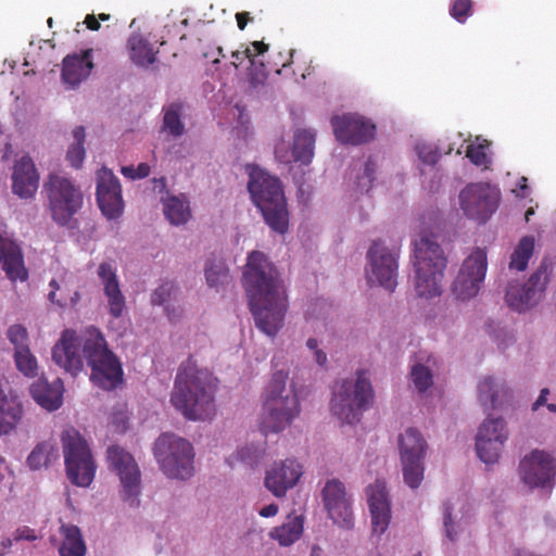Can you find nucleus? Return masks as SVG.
<instances>
[{"label":"nucleus","instance_id":"0eeeda50","mask_svg":"<svg viewBox=\"0 0 556 556\" xmlns=\"http://www.w3.org/2000/svg\"><path fill=\"white\" fill-rule=\"evenodd\" d=\"M371 382L363 370L355 376L337 381L330 401L332 415L341 422L353 425L361 420L365 410L374 403Z\"/></svg>","mask_w":556,"mask_h":556},{"label":"nucleus","instance_id":"2f4dec72","mask_svg":"<svg viewBox=\"0 0 556 556\" xmlns=\"http://www.w3.org/2000/svg\"><path fill=\"white\" fill-rule=\"evenodd\" d=\"M303 528V516L289 515L282 525L271 529L269 538L277 541L280 546H290L300 540Z\"/></svg>","mask_w":556,"mask_h":556},{"label":"nucleus","instance_id":"f257e3e1","mask_svg":"<svg viewBox=\"0 0 556 556\" xmlns=\"http://www.w3.org/2000/svg\"><path fill=\"white\" fill-rule=\"evenodd\" d=\"M242 286L255 326L266 336L276 337L285 323L288 298L277 268L264 253L249 254Z\"/></svg>","mask_w":556,"mask_h":556},{"label":"nucleus","instance_id":"72a5a7b5","mask_svg":"<svg viewBox=\"0 0 556 556\" xmlns=\"http://www.w3.org/2000/svg\"><path fill=\"white\" fill-rule=\"evenodd\" d=\"M60 532L64 536V540L59 547L60 556L86 555V544L80 529L77 526L63 523L60 528Z\"/></svg>","mask_w":556,"mask_h":556},{"label":"nucleus","instance_id":"ea45409f","mask_svg":"<svg viewBox=\"0 0 556 556\" xmlns=\"http://www.w3.org/2000/svg\"><path fill=\"white\" fill-rule=\"evenodd\" d=\"M204 271L206 282L212 288L223 287L230 281L229 269L222 260H208Z\"/></svg>","mask_w":556,"mask_h":556},{"label":"nucleus","instance_id":"423d86ee","mask_svg":"<svg viewBox=\"0 0 556 556\" xmlns=\"http://www.w3.org/2000/svg\"><path fill=\"white\" fill-rule=\"evenodd\" d=\"M248 190L266 224L278 233H286L289 213L279 180L257 165H248Z\"/></svg>","mask_w":556,"mask_h":556},{"label":"nucleus","instance_id":"473e14b6","mask_svg":"<svg viewBox=\"0 0 556 556\" xmlns=\"http://www.w3.org/2000/svg\"><path fill=\"white\" fill-rule=\"evenodd\" d=\"M434 366L435 359L429 356L426 362L418 361L410 367L409 381L418 393H426L433 387Z\"/></svg>","mask_w":556,"mask_h":556},{"label":"nucleus","instance_id":"6ab92c4d","mask_svg":"<svg viewBox=\"0 0 556 556\" xmlns=\"http://www.w3.org/2000/svg\"><path fill=\"white\" fill-rule=\"evenodd\" d=\"M97 202L104 216L117 218L124 208L122 188L117 177L106 167L97 172Z\"/></svg>","mask_w":556,"mask_h":556},{"label":"nucleus","instance_id":"f704fd0d","mask_svg":"<svg viewBox=\"0 0 556 556\" xmlns=\"http://www.w3.org/2000/svg\"><path fill=\"white\" fill-rule=\"evenodd\" d=\"M129 56L134 64L148 67L156 61V53L152 46L140 35H132L128 39Z\"/></svg>","mask_w":556,"mask_h":556},{"label":"nucleus","instance_id":"0e129e2a","mask_svg":"<svg viewBox=\"0 0 556 556\" xmlns=\"http://www.w3.org/2000/svg\"><path fill=\"white\" fill-rule=\"evenodd\" d=\"M85 23L87 27L91 30H98L100 28V23L98 22L94 15H87Z\"/></svg>","mask_w":556,"mask_h":556},{"label":"nucleus","instance_id":"603ef678","mask_svg":"<svg viewBox=\"0 0 556 556\" xmlns=\"http://www.w3.org/2000/svg\"><path fill=\"white\" fill-rule=\"evenodd\" d=\"M275 156L276 160L282 164H290L295 162V157L293 156V151L290 148V144L286 140H280L275 146Z\"/></svg>","mask_w":556,"mask_h":556},{"label":"nucleus","instance_id":"393cba45","mask_svg":"<svg viewBox=\"0 0 556 556\" xmlns=\"http://www.w3.org/2000/svg\"><path fill=\"white\" fill-rule=\"evenodd\" d=\"M13 192L23 199L33 198L38 189L39 174L34 161L28 155L18 159L12 173Z\"/></svg>","mask_w":556,"mask_h":556},{"label":"nucleus","instance_id":"69168bd1","mask_svg":"<svg viewBox=\"0 0 556 556\" xmlns=\"http://www.w3.org/2000/svg\"><path fill=\"white\" fill-rule=\"evenodd\" d=\"M122 174L127 178L137 179L136 169L134 166L122 167Z\"/></svg>","mask_w":556,"mask_h":556},{"label":"nucleus","instance_id":"09e8293b","mask_svg":"<svg viewBox=\"0 0 556 556\" xmlns=\"http://www.w3.org/2000/svg\"><path fill=\"white\" fill-rule=\"evenodd\" d=\"M49 287L51 288L48 299L59 304L60 306H75L80 301V293L78 290L71 291L70 294H62L61 296H56V289H60L59 281L55 279H52L49 283Z\"/></svg>","mask_w":556,"mask_h":556},{"label":"nucleus","instance_id":"c85d7f7f","mask_svg":"<svg viewBox=\"0 0 556 556\" xmlns=\"http://www.w3.org/2000/svg\"><path fill=\"white\" fill-rule=\"evenodd\" d=\"M63 391V382L59 378L52 383L39 379L30 387L33 399L47 410H55L62 405Z\"/></svg>","mask_w":556,"mask_h":556},{"label":"nucleus","instance_id":"9b49d317","mask_svg":"<svg viewBox=\"0 0 556 556\" xmlns=\"http://www.w3.org/2000/svg\"><path fill=\"white\" fill-rule=\"evenodd\" d=\"M488 269V257L484 249L476 248L463 261V264L451 286V293L458 302L475 299L484 282Z\"/></svg>","mask_w":556,"mask_h":556},{"label":"nucleus","instance_id":"c756f323","mask_svg":"<svg viewBox=\"0 0 556 556\" xmlns=\"http://www.w3.org/2000/svg\"><path fill=\"white\" fill-rule=\"evenodd\" d=\"M401 460L425 459L428 444L415 428H407L397 438Z\"/></svg>","mask_w":556,"mask_h":556},{"label":"nucleus","instance_id":"f8f14e48","mask_svg":"<svg viewBox=\"0 0 556 556\" xmlns=\"http://www.w3.org/2000/svg\"><path fill=\"white\" fill-rule=\"evenodd\" d=\"M520 481L530 490H551L556 484V456L543 448L525 454L518 466Z\"/></svg>","mask_w":556,"mask_h":556},{"label":"nucleus","instance_id":"49530a36","mask_svg":"<svg viewBox=\"0 0 556 556\" xmlns=\"http://www.w3.org/2000/svg\"><path fill=\"white\" fill-rule=\"evenodd\" d=\"M16 368L26 377H35L38 374V364L36 357L31 354L29 348L16 351L14 353Z\"/></svg>","mask_w":556,"mask_h":556},{"label":"nucleus","instance_id":"13d9d810","mask_svg":"<svg viewBox=\"0 0 556 556\" xmlns=\"http://www.w3.org/2000/svg\"><path fill=\"white\" fill-rule=\"evenodd\" d=\"M72 280H73V276H64L61 281L59 282L60 285V289H56V291H60V295L61 296L62 294H70L72 289H71V285H72Z\"/></svg>","mask_w":556,"mask_h":556},{"label":"nucleus","instance_id":"2eb2a0df","mask_svg":"<svg viewBox=\"0 0 556 556\" xmlns=\"http://www.w3.org/2000/svg\"><path fill=\"white\" fill-rule=\"evenodd\" d=\"M509 434L505 418L488 416L478 427L475 438L478 457L485 464L496 463L504 451Z\"/></svg>","mask_w":556,"mask_h":556},{"label":"nucleus","instance_id":"3c124183","mask_svg":"<svg viewBox=\"0 0 556 556\" xmlns=\"http://www.w3.org/2000/svg\"><path fill=\"white\" fill-rule=\"evenodd\" d=\"M8 339L14 345L15 352L28 349V333L25 327L22 325H12L8 329Z\"/></svg>","mask_w":556,"mask_h":556},{"label":"nucleus","instance_id":"7c9ffc66","mask_svg":"<svg viewBox=\"0 0 556 556\" xmlns=\"http://www.w3.org/2000/svg\"><path fill=\"white\" fill-rule=\"evenodd\" d=\"M22 415V405L0 389V437L13 431L20 422Z\"/></svg>","mask_w":556,"mask_h":556},{"label":"nucleus","instance_id":"4468645a","mask_svg":"<svg viewBox=\"0 0 556 556\" xmlns=\"http://www.w3.org/2000/svg\"><path fill=\"white\" fill-rule=\"evenodd\" d=\"M110 468L121 482V496L130 506L139 504L141 471L134 456L125 448L112 445L106 452Z\"/></svg>","mask_w":556,"mask_h":556},{"label":"nucleus","instance_id":"4be33fe9","mask_svg":"<svg viewBox=\"0 0 556 556\" xmlns=\"http://www.w3.org/2000/svg\"><path fill=\"white\" fill-rule=\"evenodd\" d=\"M323 498L330 518L344 527L352 523V510L343 483L337 479L326 482Z\"/></svg>","mask_w":556,"mask_h":556},{"label":"nucleus","instance_id":"a19ab883","mask_svg":"<svg viewBox=\"0 0 556 556\" xmlns=\"http://www.w3.org/2000/svg\"><path fill=\"white\" fill-rule=\"evenodd\" d=\"M85 128L83 126H77L73 130L74 142L70 146L66 160L70 165L74 168H79L85 160L86 151L84 148L85 142Z\"/></svg>","mask_w":556,"mask_h":556},{"label":"nucleus","instance_id":"8fccbe9b","mask_svg":"<svg viewBox=\"0 0 556 556\" xmlns=\"http://www.w3.org/2000/svg\"><path fill=\"white\" fill-rule=\"evenodd\" d=\"M261 455V451L254 444H245L239 447L231 456L230 463L241 462L248 465L255 464Z\"/></svg>","mask_w":556,"mask_h":556},{"label":"nucleus","instance_id":"4d7b16f0","mask_svg":"<svg viewBox=\"0 0 556 556\" xmlns=\"http://www.w3.org/2000/svg\"><path fill=\"white\" fill-rule=\"evenodd\" d=\"M549 394V390L544 388L541 390L538 399L532 403L531 409L532 412H538L542 406L547 404V395Z\"/></svg>","mask_w":556,"mask_h":556},{"label":"nucleus","instance_id":"bf43d9fd","mask_svg":"<svg viewBox=\"0 0 556 556\" xmlns=\"http://www.w3.org/2000/svg\"><path fill=\"white\" fill-rule=\"evenodd\" d=\"M279 507L277 504H269L264 507H262L258 511L260 516L264 518L274 517L278 514Z\"/></svg>","mask_w":556,"mask_h":556},{"label":"nucleus","instance_id":"338daca9","mask_svg":"<svg viewBox=\"0 0 556 556\" xmlns=\"http://www.w3.org/2000/svg\"><path fill=\"white\" fill-rule=\"evenodd\" d=\"M238 27L242 30L247 25L245 13H237L236 15Z\"/></svg>","mask_w":556,"mask_h":556},{"label":"nucleus","instance_id":"b1692460","mask_svg":"<svg viewBox=\"0 0 556 556\" xmlns=\"http://www.w3.org/2000/svg\"><path fill=\"white\" fill-rule=\"evenodd\" d=\"M368 506L371 515L372 530L382 534L391 519L390 502L386 483L377 480L367 488Z\"/></svg>","mask_w":556,"mask_h":556},{"label":"nucleus","instance_id":"052dcab7","mask_svg":"<svg viewBox=\"0 0 556 556\" xmlns=\"http://www.w3.org/2000/svg\"><path fill=\"white\" fill-rule=\"evenodd\" d=\"M112 424L118 432H124L126 430V418L122 413L113 416Z\"/></svg>","mask_w":556,"mask_h":556},{"label":"nucleus","instance_id":"c9c22d12","mask_svg":"<svg viewBox=\"0 0 556 556\" xmlns=\"http://www.w3.org/2000/svg\"><path fill=\"white\" fill-rule=\"evenodd\" d=\"M315 134L307 129H296L293 135L292 151L295 162L311 163L314 156Z\"/></svg>","mask_w":556,"mask_h":556},{"label":"nucleus","instance_id":"39448f33","mask_svg":"<svg viewBox=\"0 0 556 556\" xmlns=\"http://www.w3.org/2000/svg\"><path fill=\"white\" fill-rule=\"evenodd\" d=\"M264 427L278 433L287 429L301 414V403L295 383L288 370H276L263 396Z\"/></svg>","mask_w":556,"mask_h":556},{"label":"nucleus","instance_id":"4c0bfd02","mask_svg":"<svg viewBox=\"0 0 556 556\" xmlns=\"http://www.w3.org/2000/svg\"><path fill=\"white\" fill-rule=\"evenodd\" d=\"M176 293L177 288L173 283L166 282L156 288L151 295V303L153 305H165L166 314L172 321H176L181 317L180 309L173 308V311H170L168 305Z\"/></svg>","mask_w":556,"mask_h":556},{"label":"nucleus","instance_id":"aec40b11","mask_svg":"<svg viewBox=\"0 0 556 556\" xmlns=\"http://www.w3.org/2000/svg\"><path fill=\"white\" fill-rule=\"evenodd\" d=\"M337 139L343 143L361 144L371 140L376 126L357 114H344L331 119Z\"/></svg>","mask_w":556,"mask_h":556},{"label":"nucleus","instance_id":"f03ea898","mask_svg":"<svg viewBox=\"0 0 556 556\" xmlns=\"http://www.w3.org/2000/svg\"><path fill=\"white\" fill-rule=\"evenodd\" d=\"M52 358L72 375L81 371L86 359L91 368L90 380L103 390H113L123 382L122 363L96 328L87 329L81 337L73 330H64L52 349Z\"/></svg>","mask_w":556,"mask_h":556},{"label":"nucleus","instance_id":"ddd939ff","mask_svg":"<svg viewBox=\"0 0 556 556\" xmlns=\"http://www.w3.org/2000/svg\"><path fill=\"white\" fill-rule=\"evenodd\" d=\"M400 250L382 241H375L367 252L366 278L368 283L393 292L397 286Z\"/></svg>","mask_w":556,"mask_h":556},{"label":"nucleus","instance_id":"7ed1b4c3","mask_svg":"<svg viewBox=\"0 0 556 556\" xmlns=\"http://www.w3.org/2000/svg\"><path fill=\"white\" fill-rule=\"evenodd\" d=\"M216 378L200 367L194 359L188 358L178 368L170 395L173 406L189 420H204L214 410Z\"/></svg>","mask_w":556,"mask_h":556},{"label":"nucleus","instance_id":"a211bd4d","mask_svg":"<svg viewBox=\"0 0 556 556\" xmlns=\"http://www.w3.org/2000/svg\"><path fill=\"white\" fill-rule=\"evenodd\" d=\"M303 476V466L294 458L274 462L265 472L264 485L276 497H283Z\"/></svg>","mask_w":556,"mask_h":556},{"label":"nucleus","instance_id":"5701e85b","mask_svg":"<svg viewBox=\"0 0 556 556\" xmlns=\"http://www.w3.org/2000/svg\"><path fill=\"white\" fill-rule=\"evenodd\" d=\"M477 399L485 410L504 408L511 402L513 391L503 379L484 376L477 383Z\"/></svg>","mask_w":556,"mask_h":556},{"label":"nucleus","instance_id":"37998d69","mask_svg":"<svg viewBox=\"0 0 556 556\" xmlns=\"http://www.w3.org/2000/svg\"><path fill=\"white\" fill-rule=\"evenodd\" d=\"M162 130L174 138H178L184 134L185 125L180 119L178 105L172 104L164 111Z\"/></svg>","mask_w":556,"mask_h":556},{"label":"nucleus","instance_id":"e433bc0d","mask_svg":"<svg viewBox=\"0 0 556 556\" xmlns=\"http://www.w3.org/2000/svg\"><path fill=\"white\" fill-rule=\"evenodd\" d=\"M59 450L54 443L43 441L35 446L27 457V465L33 470H38L49 466L59 459Z\"/></svg>","mask_w":556,"mask_h":556},{"label":"nucleus","instance_id":"20e7f679","mask_svg":"<svg viewBox=\"0 0 556 556\" xmlns=\"http://www.w3.org/2000/svg\"><path fill=\"white\" fill-rule=\"evenodd\" d=\"M413 285L416 294L433 299L442 293L447 256L432 233L421 232L413 240Z\"/></svg>","mask_w":556,"mask_h":556},{"label":"nucleus","instance_id":"de8ad7c7","mask_svg":"<svg viewBox=\"0 0 556 556\" xmlns=\"http://www.w3.org/2000/svg\"><path fill=\"white\" fill-rule=\"evenodd\" d=\"M453 505L450 502L443 504V526L445 536L450 541H455L459 533L460 527L457 521V515L453 514Z\"/></svg>","mask_w":556,"mask_h":556},{"label":"nucleus","instance_id":"f3484780","mask_svg":"<svg viewBox=\"0 0 556 556\" xmlns=\"http://www.w3.org/2000/svg\"><path fill=\"white\" fill-rule=\"evenodd\" d=\"M547 282V267L541 265L527 282H510L506 290L505 301L514 311L525 312L542 300Z\"/></svg>","mask_w":556,"mask_h":556},{"label":"nucleus","instance_id":"dca6fc26","mask_svg":"<svg viewBox=\"0 0 556 556\" xmlns=\"http://www.w3.org/2000/svg\"><path fill=\"white\" fill-rule=\"evenodd\" d=\"M500 193L486 182L470 184L459 193V204L469 218L485 223L495 212Z\"/></svg>","mask_w":556,"mask_h":556},{"label":"nucleus","instance_id":"79ce46f5","mask_svg":"<svg viewBox=\"0 0 556 556\" xmlns=\"http://www.w3.org/2000/svg\"><path fill=\"white\" fill-rule=\"evenodd\" d=\"M425 459L401 460L404 482L412 489H417L425 472Z\"/></svg>","mask_w":556,"mask_h":556},{"label":"nucleus","instance_id":"680f3d73","mask_svg":"<svg viewBox=\"0 0 556 556\" xmlns=\"http://www.w3.org/2000/svg\"><path fill=\"white\" fill-rule=\"evenodd\" d=\"M135 169L138 179L144 178L150 174V166L147 163H140Z\"/></svg>","mask_w":556,"mask_h":556},{"label":"nucleus","instance_id":"1a4fd4ad","mask_svg":"<svg viewBox=\"0 0 556 556\" xmlns=\"http://www.w3.org/2000/svg\"><path fill=\"white\" fill-rule=\"evenodd\" d=\"M42 193L51 218L60 226L67 225L83 206V191L71 177L62 173H50L42 185Z\"/></svg>","mask_w":556,"mask_h":556},{"label":"nucleus","instance_id":"774afa93","mask_svg":"<svg viewBox=\"0 0 556 556\" xmlns=\"http://www.w3.org/2000/svg\"><path fill=\"white\" fill-rule=\"evenodd\" d=\"M306 348H307L308 350L313 351V352H314V351H316L317 349H319V348H318V340H317V339H315V338H309V339H307V341H306Z\"/></svg>","mask_w":556,"mask_h":556},{"label":"nucleus","instance_id":"6e6d98bb","mask_svg":"<svg viewBox=\"0 0 556 556\" xmlns=\"http://www.w3.org/2000/svg\"><path fill=\"white\" fill-rule=\"evenodd\" d=\"M13 540L14 541H22V540L35 541V540H37V535H36L35 531L33 529H30L29 527L24 526V527L17 528L14 531Z\"/></svg>","mask_w":556,"mask_h":556},{"label":"nucleus","instance_id":"58836bf2","mask_svg":"<svg viewBox=\"0 0 556 556\" xmlns=\"http://www.w3.org/2000/svg\"><path fill=\"white\" fill-rule=\"evenodd\" d=\"M533 251L534 238L532 236L521 238L510 256L509 267L520 271L525 270Z\"/></svg>","mask_w":556,"mask_h":556},{"label":"nucleus","instance_id":"a18cd8bd","mask_svg":"<svg viewBox=\"0 0 556 556\" xmlns=\"http://www.w3.org/2000/svg\"><path fill=\"white\" fill-rule=\"evenodd\" d=\"M419 166H429L430 170H434V165L439 161L441 154L437 146L429 142H418L415 147ZM421 174L425 173V169L420 167Z\"/></svg>","mask_w":556,"mask_h":556},{"label":"nucleus","instance_id":"9d476101","mask_svg":"<svg viewBox=\"0 0 556 556\" xmlns=\"http://www.w3.org/2000/svg\"><path fill=\"white\" fill-rule=\"evenodd\" d=\"M61 443L68 480L80 488L91 484L96 475V463L86 439L73 427L61 433Z\"/></svg>","mask_w":556,"mask_h":556},{"label":"nucleus","instance_id":"864d4df0","mask_svg":"<svg viewBox=\"0 0 556 556\" xmlns=\"http://www.w3.org/2000/svg\"><path fill=\"white\" fill-rule=\"evenodd\" d=\"M471 9L470 0H456L452 7L451 14L458 22L463 23Z\"/></svg>","mask_w":556,"mask_h":556},{"label":"nucleus","instance_id":"cd10ccee","mask_svg":"<svg viewBox=\"0 0 556 556\" xmlns=\"http://www.w3.org/2000/svg\"><path fill=\"white\" fill-rule=\"evenodd\" d=\"M91 53V50H86L80 54L67 55L63 60L62 79L71 88H75L90 75L93 67Z\"/></svg>","mask_w":556,"mask_h":556},{"label":"nucleus","instance_id":"6e6552de","mask_svg":"<svg viewBox=\"0 0 556 556\" xmlns=\"http://www.w3.org/2000/svg\"><path fill=\"white\" fill-rule=\"evenodd\" d=\"M153 455L168 479L186 481L195 472L192 444L176 434H161L154 442Z\"/></svg>","mask_w":556,"mask_h":556},{"label":"nucleus","instance_id":"e2e57ef3","mask_svg":"<svg viewBox=\"0 0 556 556\" xmlns=\"http://www.w3.org/2000/svg\"><path fill=\"white\" fill-rule=\"evenodd\" d=\"M313 353H314L315 362L319 366H325L327 364L328 357H327V354L323 350L317 349Z\"/></svg>","mask_w":556,"mask_h":556},{"label":"nucleus","instance_id":"5fc2aeb1","mask_svg":"<svg viewBox=\"0 0 556 556\" xmlns=\"http://www.w3.org/2000/svg\"><path fill=\"white\" fill-rule=\"evenodd\" d=\"M268 50V46L263 41H254L251 46L247 47L242 53L244 56L252 60L255 55L262 54Z\"/></svg>","mask_w":556,"mask_h":556},{"label":"nucleus","instance_id":"c03bdc74","mask_svg":"<svg viewBox=\"0 0 556 556\" xmlns=\"http://www.w3.org/2000/svg\"><path fill=\"white\" fill-rule=\"evenodd\" d=\"M489 141L478 137L475 143H470L466 151V156L477 166L489 168L492 160L488 153Z\"/></svg>","mask_w":556,"mask_h":556},{"label":"nucleus","instance_id":"a878e982","mask_svg":"<svg viewBox=\"0 0 556 556\" xmlns=\"http://www.w3.org/2000/svg\"><path fill=\"white\" fill-rule=\"evenodd\" d=\"M154 189L164 191L161 197L165 218L174 226L185 225L191 217L189 200L185 194H169L166 190L165 178L154 179Z\"/></svg>","mask_w":556,"mask_h":556},{"label":"nucleus","instance_id":"bb28decb","mask_svg":"<svg viewBox=\"0 0 556 556\" xmlns=\"http://www.w3.org/2000/svg\"><path fill=\"white\" fill-rule=\"evenodd\" d=\"M0 264L8 278L12 281L27 279V270L24 266L20 247L12 240L0 235Z\"/></svg>","mask_w":556,"mask_h":556},{"label":"nucleus","instance_id":"412c9836","mask_svg":"<svg viewBox=\"0 0 556 556\" xmlns=\"http://www.w3.org/2000/svg\"><path fill=\"white\" fill-rule=\"evenodd\" d=\"M97 274L106 299L109 314L114 318L122 317L126 311V298L122 292L116 268L109 262H102Z\"/></svg>","mask_w":556,"mask_h":556}]
</instances>
